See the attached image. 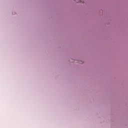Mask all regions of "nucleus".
I'll return each mask as SVG.
<instances>
[{
	"instance_id": "obj_2",
	"label": "nucleus",
	"mask_w": 128,
	"mask_h": 128,
	"mask_svg": "<svg viewBox=\"0 0 128 128\" xmlns=\"http://www.w3.org/2000/svg\"><path fill=\"white\" fill-rule=\"evenodd\" d=\"M82 62H82L81 64H82Z\"/></svg>"
},
{
	"instance_id": "obj_1",
	"label": "nucleus",
	"mask_w": 128,
	"mask_h": 128,
	"mask_svg": "<svg viewBox=\"0 0 128 128\" xmlns=\"http://www.w3.org/2000/svg\"><path fill=\"white\" fill-rule=\"evenodd\" d=\"M80 2H82V0H80Z\"/></svg>"
}]
</instances>
